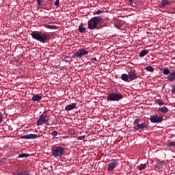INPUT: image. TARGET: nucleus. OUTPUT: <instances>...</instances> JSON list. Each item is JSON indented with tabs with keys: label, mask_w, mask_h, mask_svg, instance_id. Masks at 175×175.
<instances>
[{
	"label": "nucleus",
	"mask_w": 175,
	"mask_h": 175,
	"mask_svg": "<svg viewBox=\"0 0 175 175\" xmlns=\"http://www.w3.org/2000/svg\"><path fill=\"white\" fill-rule=\"evenodd\" d=\"M170 2L167 0H162L160 4L161 9H165L167 5H170Z\"/></svg>",
	"instance_id": "obj_13"
},
{
	"label": "nucleus",
	"mask_w": 175,
	"mask_h": 175,
	"mask_svg": "<svg viewBox=\"0 0 175 175\" xmlns=\"http://www.w3.org/2000/svg\"><path fill=\"white\" fill-rule=\"evenodd\" d=\"M45 28L48 29H57V26L55 25H45Z\"/></svg>",
	"instance_id": "obj_21"
},
{
	"label": "nucleus",
	"mask_w": 175,
	"mask_h": 175,
	"mask_svg": "<svg viewBox=\"0 0 175 175\" xmlns=\"http://www.w3.org/2000/svg\"><path fill=\"white\" fill-rule=\"evenodd\" d=\"M172 94H175V85H174L172 86Z\"/></svg>",
	"instance_id": "obj_35"
},
{
	"label": "nucleus",
	"mask_w": 175,
	"mask_h": 175,
	"mask_svg": "<svg viewBox=\"0 0 175 175\" xmlns=\"http://www.w3.org/2000/svg\"><path fill=\"white\" fill-rule=\"evenodd\" d=\"M50 125L49 122V116H47V111H44L40 116L39 120H37V126H40V125Z\"/></svg>",
	"instance_id": "obj_2"
},
{
	"label": "nucleus",
	"mask_w": 175,
	"mask_h": 175,
	"mask_svg": "<svg viewBox=\"0 0 175 175\" xmlns=\"http://www.w3.org/2000/svg\"><path fill=\"white\" fill-rule=\"evenodd\" d=\"M52 136H54V137H55V136H57L58 135V132H57V131H53L51 133Z\"/></svg>",
	"instance_id": "obj_26"
},
{
	"label": "nucleus",
	"mask_w": 175,
	"mask_h": 175,
	"mask_svg": "<svg viewBox=\"0 0 175 175\" xmlns=\"http://www.w3.org/2000/svg\"><path fill=\"white\" fill-rule=\"evenodd\" d=\"M87 54H88V51L84 49H81L78 50L75 55H72V58H79L83 57V55H87Z\"/></svg>",
	"instance_id": "obj_8"
},
{
	"label": "nucleus",
	"mask_w": 175,
	"mask_h": 175,
	"mask_svg": "<svg viewBox=\"0 0 175 175\" xmlns=\"http://www.w3.org/2000/svg\"><path fill=\"white\" fill-rule=\"evenodd\" d=\"M159 111H161V113H164V114H166L167 111H169V109L166 107H163L159 109Z\"/></svg>",
	"instance_id": "obj_17"
},
{
	"label": "nucleus",
	"mask_w": 175,
	"mask_h": 175,
	"mask_svg": "<svg viewBox=\"0 0 175 175\" xmlns=\"http://www.w3.org/2000/svg\"><path fill=\"white\" fill-rule=\"evenodd\" d=\"M100 21H102V17L100 16H94L92 18L88 21V27L89 29H95L96 28V25H98Z\"/></svg>",
	"instance_id": "obj_4"
},
{
	"label": "nucleus",
	"mask_w": 175,
	"mask_h": 175,
	"mask_svg": "<svg viewBox=\"0 0 175 175\" xmlns=\"http://www.w3.org/2000/svg\"><path fill=\"white\" fill-rule=\"evenodd\" d=\"M38 137H40V135L36 134H28L27 135H22L21 139H36Z\"/></svg>",
	"instance_id": "obj_10"
},
{
	"label": "nucleus",
	"mask_w": 175,
	"mask_h": 175,
	"mask_svg": "<svg viewBox=\"0 0 175 175\" xmlns=\"http://www.w3.org/2000/svg\"><path fill=\"white\" fill-rule=\"evenodd\" d=\"M167 147H174L175 148V142L171 141L167 143Z\"/></svg>",
	"instance_id": "obj_23"
},
{
	"label": "nucleus",
	"mask_w": 175,
	"mask_h": 175,
	"mask_svg": "<svg viewBox=\"0 0 175 175\" xmlns=\"http://www.w3.org/2000/svg\"><path fill=\"white\" fill-rule=\"evenodd\" d=\"M2 161H0V163H1Z\"/></svg>",
	"instance_id": "obj_37"
},
{
	"label": "nucleus",
	"mask_w": 175,
	"mask_h": 175,
	"mask_svg": "<svg viewBox=\"0 0 175 175\" xmlns=\"http://www.w3.org/2000/svg\"><path fill=\"white\" fill-rule=\"evenodd\" d=\"M91 61H96V57H94V58H92V59H91Z\"/></svg>",
	"instance_id": "obj_36"
},
{
	"label": "nucleus",
	"mask_w": 175,
	"mask_h": 175,
	"mask_svg": "<svg viewBox=\"0 0 175 175\" xmlns=\"http://www.w3.org/2000/svg\"><path fill=\"white\" fill-rule=\"evenodd\" d=\"M124 96L122 94H117V93H111L109 94L107 99V100H110L111 102H117L118 100H121Z\"/></svg>",
	"instance_id": "obj_6"
},
{
	"label": "nucleus",
	"mask_w": 175,
	"mask_h": 175,
	"mask_svg": "<svg viewBox=\"0 0 175 175\" xmlns=\"http://www.w3.org/2000/svg\"><path fill=\"white\" fill-rule=\"evenodd\" d=\"M117 160H112L109 164L107 167L108 172H113L116 167H117Z\"/></svg>",
	"instance_id": "obj_9"
},
{
	"label": "nucleus",
	"mask_w": 175,
	"mask_h": 175,
	"mask_svg": "<svg viewBox=\"0 0 175 175\" xmlns=\"http://www.w3.org/2000/svg\"><path fill=\"white\" fill-rule=\"evenodd\" d=\"M85 138V135H81L78 137V140H84Z\"/></svg>",
	"instance_id": "obj_30"
},
{
	"label": "nucleus",
	"mask_w": 175,
	"mask_h": 175,
	"mask_svg": "<svg viewBox=\"0 0 175 175\" xmlns=\"http://www.w3.org/2000/svg\"><path fill=\"white\" fill-rule=\"evenodd\" d=\"M121 79L122 80H123V81H126L128 79H129V76H128V75L126 74H122L121 76Z\"/></svg>",
	"instance_id": "obj_19"
},
{
	"label": "nucleus",
	"mask_w": 175,
	"mask_h": 175,
	"mask_svg": "<svg viewBox=\"0 0 175 175\" xmlns=\"http://www.w3.org/2000/svg\"><path fill=\"white\" fill-rule=\"evenodd\" d=\"M140 119H135L133 123L135 131H144V129L148 128V124L146 122L139 124Z\"/></svg>",
	"instance_id": "obj_5"
},
{
	"label": "nucleus",
	"mask_w": 175,
	"mask_h": 175,
	"mask_svg": "<svg viewBox=\"0 0 175 175\" xmlns=\"http://www.w3.org/2000/svg\"><path fill=\"white\" fill-rule=\"evenodd\" d=\"M66 62H69V61H70V57L69 56H66L65 58H64Z\"/></svg>",
	"instance_id": "obj_31"
},
{
	"label": "nucleus",
	"mask_w": 175,
	"mask_h": 175,
	"mask_svg": "<svg viewBox=\"0 0 175 175\" xmlns=\"http://www.w3.org/2000/svg\"><path fill=\"white\" fill-rule=\"evenodd\" d=\"M27 157H29V154L27 153H22L18 155V158H27Z\"/></svg>",
	"instance_id": "obj_20"
},
{
	"label": "nucleus",
	"mask_w": 175,
	"mask_h": 175,
	"mask_svg": "<svg viewBox=\"0 0 175 175\" xmlns=\"http://www.w3.org/2000/svg\"><path fill=\"white\" fill-rule=\"evenodd\" d=\"M2 120H3V116H2V113L0 112V124L2 122Z\"/></svg>",
	"instance_id": "obj_33"
},
{
	"label": "nucleus",
	"mask_w": 175,
	"mask_h": 175,
	"mask_svg": "<svg viewBox=\"0 0 175 175\" xmlns=\"http://www.w3.org/2000/svg\"><path fill=\"white\" fill-rule=\"evenodd\" d=\"M31 38L35 39V40H38L41 43H46L47 40H50V35L46 33H39V31H32L31 33Z\"/></svg>",
	"instance_id": "obj_1"
},
{
	"label": "nucleus",
	"mask_w": 175,
	"mask_h": 175,
	"mask_svg": "<svg viewBox=\"0 0 175 175\" xmlns=\"http://www.w3.org/2000/svg\"><path fill=\"white\" fill-rule=\"evenodd\" d=\"M146 70H147V72H152L154 70V68H152V66H148L145 68Z\"/></svg>",
	"instance_id": "obj_25"
},
{
	"label": "nucleus",
	"mask_w": 175,
	"mask_h": 175,
	"mask_svg": "<svg viewBox=\"0 0 175 175\" xmlns=\"http://www.w3.org/2000/svg\"><path fill=\"white\" fill-rule=\"evenodd\" d=\"M167 80H169V81H174V80H175V71H173V72L170 73V75L167 77Z\"/></svg>",
	"instance_id": "obj_14"
},
{
	"label": "nucleus",
	"mask_w": 175,
	"mask_h": 175,
	"mask_svg": "<svg viewBox=\"0 0 175 175\" xmlns=\"http://www.w3.org/2000/svg\"><path fill=\"white\" fill-rule=\"evenodd\" d=\"M65 154V148L62 146H54L52 148V155L55 158H59Z\"/></svg>",
	"instance_id": "obj_3"
},
{
	"label": "nucleus",
	"mask_w": 175,
	"mask_h": 175,
	"mask_svg": "<svg viewBox=\"0 0 175 175\" xmlns=\"http://www.w3.org/2000/svg\"><path fill=\"white\" fill-rule=\"evenodd\" d=\"M129 2L131 6H133V0H129Z\"/></svg>",
	"instance_id": "obj_34"
},
{
	"label": "nucleus",
	"mask_w": 175,
	"mask_h": 175,
	"mask_svg": "<svg viewBox=\"0 0 175 175\" xmlns=\"http://www.w3.org/2000/svg\"><path fill=\"white\" fill-rule=\"evenodd\" d=\"M42 99V96L39 94H33L32 97V100L33 102H38V100H40Z\"/></svg>",
	"instance_id": "obj_15"
},
{
	"label": "nucleus",
	"mask_w": 175,
	"mask_h": 175,
	"mask_svg": "<svg viewBox=\"0 0 175 175\" xmlns=\"http://www.w3.org/2000/svg\"><path fill=\"white\" fill-rule=\"evenodd\" d=\"M148 53V50H143L139 53V56L140 57H146L147 54Z\"/></svg>",
	"instance_id": "obj_18"
},
{
	"label": "nucleus",
	"mask_w": 175,
	"mask_h": 175,
	"mask_svg": "<svg viewBox=\"0 0 175 175\" xmlns=\"http://www.w3.org/2000/svg\"><path fill=\"white\" fill-rule=\"evenodd\" d=\"M150 120V122H152V124H159L163 121V117L158 115H152L149 118Z\"/></svg>",
	"instance_id": "obj_7"
},
{
	"label": "nucleus",
	"mask_w": 175,
	"mask_h": 175,
	"mask_svg": "<svg viewBox=\"0 0 175 175\" xmlns=\"http://www.w3.org/2000/svg\"><path fill=\"white\" fill-rule=\"evenodd\" d=\"M129 79H130V80L133 81V80H136V79H137V76H136V74L135 73V72L133 71H130L129 72Z\"/></svg>",
	"instance_id": "obj_12"
},
{
	"label": "nucleus",
	"mask_w": 175,
	"mask_h": 175,
	"mask_svg": "<svg viewBox=\"0 0 175 175\" xmlns=\"http://www.w3.org/2000/svg\"><path fill=\"white\" fill-rule=\"evenodd\" d=\"M74 109H76V103H75L68 105L65 107V110L66 111H70V110H73Z\"/></svg>",
	"instance_id": "obj_11"
},
{
	"label": "nucleus",
	"mask_w": 175,
	"mask_h": 175,
	"mask_svg": "<svg viewBox=\"0 0 175 175\" xmlns=\"http://www.w3.org/2000/svg\"><path fill=\"white\" fill-rule=\"evenodd\" d=\"M146 167H147V165H146V164H142L138 166V169L139 170H144Z\"/></svg>",
	"instance_id": "obj_24"
},
{
	"label": "nucleus",
	"mask_w": 175,
	"mask_h": 175,
	"mask_svg": "<svg viewBox=\"0 0 175 175\" xmlns=\"http://www.w3.org/2000/svg\"><path fill=\"white\" fill-rule=\"evenodd\" d=\"M55 6H59V0H56L55 1Z\"/></svg>",
	"instance_id": "obj_32"
},
{
	"label": "nucleus",
	"mask_w": 175,
	"mask_h": 175,
	"mask_svg": "<svg viewBox=\"0 0 175 175\" xmlns=\"http://www.w3.org/2000/svg\"><path fill=\"white\" fill-rule=\"evenodd\" d=\"M101 13H103V11L97 10L96 12H94L93 14L95 16L96 14H100Z\"/></svg>",
	"instance_id": "obj_27"
},
{
	"label": "nucleus",
	"mask_w": 175,
	"mask_h": 175,
	"mask_svg": "<svg viewBox=\"0 0 175 175\" xmlns=\"http://www.w3.org/2000/svg\"><path fill=\"white\" fill-rule=\"evenodd\" d=\"M36 1L38 2V6H42V3L43 2V0H36Z\"/></svg>",
	"instance_id": "obj_29"
},
{
	"label": "nucleus",
	"mask_w": 175,
	"mask_h": 175,
	"mask_svg": "<svg viewBox=\"0 0 175 175\" xmlns=\"http://www.w3.org/2000/svg\"><path fill=\"white\" fill-rule=\"evenodd\" d=\"M163 74L166 75H170V70H169L168 68H164L163 70Z\"/></svg>",
	"instance_id": "obj_22"
},
{
	"label": "nucleus",
	"mask_w": 175,
	"mask_h": 175,
	"mask_svg": "<svg viewBox=\"0 0 175 175\" xmlns=\"http://www.w3.org/2000/svg\"><path fill=\"white\" fill-rule=\"evenodd\" d=\"M78 31L81 33H83V32H85V27H83V23H81L79 27H78Z\"/></svg>",
	"instance_id": "obj_16"
},
{
	"label": "nucleus",
	"mask_w": 175,
	"mask_h": 175,
	"mask_svg": "<svg viewBox=\"0 0 175 175\" xmlns=\"http://www.w3.org/2000/svg\"><path fill=\"white\" fill-rule=\"evenodd\" d=\"M157 103L159 105V106L163 105V101L162 100H158Z\"/></svg>",
	"instance_id": "obj_28"
}]
</instances>
